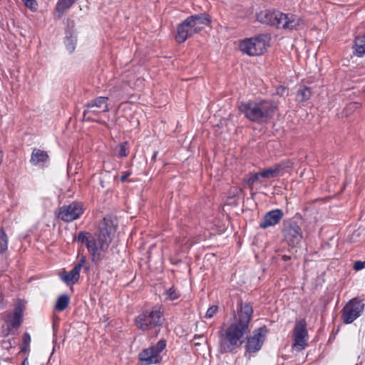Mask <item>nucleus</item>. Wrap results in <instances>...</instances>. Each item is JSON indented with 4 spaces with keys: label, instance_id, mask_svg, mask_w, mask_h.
Instances as JSON below:
<instances>
[{
    "label": "nucleus",
    "instance_id": "1",
    "mask_svg": "<svg viewBox=\"0 0 365 365\" xmlns=\"http://www.w3.org/2000/svg\"><path fill=\"white\" fill-rule=\"evenodd\" d=\"M74 240L86 247L92 261L98 264L105 259V254L110 246L112 238L110 232L103 224L100 226L97 238L88 232L81 231L75 237Z\"/></svg>",
    "mask_w": 365,
    "mask_h": 365
},
{
    "label": "nucleus",
    "instance_id": "2",
    "mask_svg": "<svg viewBox=\"0 0 365 365\" xmlns=\"http://www.w3.org/2000/svg\"><path fill=\"white\" fill-rule=\"evenodd\" d=\"M252 314L253 308L250 303H239L236 321L231 323L225 331L221 330L220 335L228 342H244L242 339L250 333V323Z\"/></svg>",
    "mask_w": 365,
    "mask_h": 365
},
{
    "label": "nucleus",
    "instance_id": "3",
    "mask_svg": "<svg viewBox=\"0 0 365 365\" xmlns=\"http://www.w3.org/2000/svg\"><path fill=\"white\" fill-rule=\"evenodd\" d=\"M238 108L250 121L262 123L273 118L277 106L272 101L259 99L242 102Z\"/></svg>",
    "mask_w": 365,
    "mask_h": 365
},
{
    "label": "nucleus",
    "instance_id": "4",
    "mask_svg": "<svg viewBox=\"0 0 365 365\" xmlns=\"http://www.w3.org/2000/svg\"><path fill=\"white\" fill-rule=\"evenodd\" d=\"M259 22L277 29L299 30L304 25L302 18L291 14H284L275 9L261 11L257 14Z\"/></svg>",
    "mask_w": 365,
    "mask_h": 365
},
{
    "label": "nucleus",
    "instance_id": "5",
    "mask_svg": "<svg viewBox=\"0 0 365 365\" xmlns=\"http://www.w3.org/2000/svg\"><path fill=\"white\" fill-rule=\"evenodd\" d=\"M210 23V19L205 13L188 16L178 26L176 41L179 43H184L189 37L200 32Z\"/></svg>",
    "mask_w": 365,
    "mask_h": 365
},
{
    "label": "nucleus",
    "instance_id": "6",
    "mask_svg": "<svg viewBox=\"0 0 365 365\" xmlns=\"http://www.w3.org/2000/svg\"><path fill=\"white\" fill-rule=\"evenodd\" d=\"M164 322L163 313L159 306H154L140 313L135 319L138 329L146 331L160 327Z\"/></svg>",
    "mask_w": 365,
    "mask_h": 365
},
{
    "label": "nucleus",
    "instance_id": "7",
    "mask_svg": "<svg viewBox=\"0 0 365 365\" xmlns=\"http://www.w3.org/2000/svg\"><path fill=\"white\" fill-rule=\"evenodd\" d=\"M108 98L99 96L88 101L85 105L83 113V120L90 122H100V117L102 113L109 111Z\"/></svg>",
    "mask_w": 365,
    "mask_h": 365
},
{
    "label": "nucleus",
    "instance_id": "8",
    "mask_svg": "<svg viewBox=\"0 0 365 365\" xmlns=\"http://www.w3.org/2000/svg\"><path fill=\"white\" fill-rule=\"evenodd\" d=\"M284 242L291 247H297L303 240L302 227L296 220H284L282 229Z\"/></svg>",
    "mask_w": 365,
    "mask_h": 365
},
{
    "label": "nucleus",
    "instance_id": "9",
    "mask_svg": "<svg viewBox=\"0 0 365 365\" xmlns=\"http://www.w3.org/2000/svg\"><path fill=\"white\" fill-rule=\"evenodd\" d=\"M240 49L243 53L251 56H259L264 53L268 46V38L266 35L245 38L240 43Z\"/></svg>",
    "mask_w": 365,
    "mask_h": 365
},
{
    "label": "nucleus",
    "instance_id": "10",
    "mask_svg": "<svg viewBox=\"0 0 365 365\" xmlns=\"http://www.w3.org/2000/svg\"><path fill=\"white\" fill-rule=\"evenodd\" d=\"M165 346L166 344H155L149 348L144 349L138 354L139 361L143 365H152L159 363L162 359L160 354Z\"/></svg>",
    "mask_w": 365,
    "mask_h": 365
},
{
    "label": "nucleus",
    "instance_id": "11",
    "mask_svg": "<svg viewBox=\"0 0 365 365\" xmlns=\"http://www.w3.org/2000/svg\"><path fill=\"white\" fill-rule=\"evenodd\" d=\"M364 304L358 298L351 299L342 309V319L345 324H351L363 312Z\"/></svg>",
    "mask_w": 365,
    "mask_h": 365
},
{
    "label": "nucleus",
    "instance_id": "12",
    "mask_svg": "<svg viewBox=\"0 0 365 365\" xmlns=\"http://www.w3.org/2000/svg\"><path fill=\"white\" fill-rule=\"evenodd\" d=\"M83 212V205L80 202H73L68 205H63L59 207L57 216L60 220L70 222L79 218Z\"/></svg>",
    "mask_w": 365,
    "mask_h": 365
},
{
    "label": "nucleus",
    "instance_id": "13",
    "mask_svg": "<svg viewBox=\"0 0 365 365\" xmlns=\"http://www.w3.org/2000/svg\"><path fill=\"white\" fill-rule=\"evenodd\" d=\"M25 309V302L24 300L19 299L15 305L14 313L8 315L7 323L8 329H17L21 324L23 313Z\"/></svg>",
    "mask_w": 365,
    "mask_h": 365
},
{
    "label": "nucleus",
    "instance_id": "14",
    "mask_svg": "<svg viewBox=\"0 0 365 365\" xmlns=\"http://www.w3.org/2000/svg\"><path fill=\"white\" fill-rule=\"evenodd\" d=\"M284 217V212L281 209H274L265 213L263 216L259 227L262 229H267L277 225Z\"/></svg>",
    "mask_w": 365,
    "mask_h": 365
},
{
    "label": "nucleus",
    "instance_id": "15",
    "mask_svg": "<svg viewBox=\"0 0 365 365\" xmlns=\"http://www.w3.org/2000/svg\"><path fill=\"white\" fill-rule=\"evenodd\" d=\"M294 342H306L308 339V331L305 319L297 320L293 329Z\"/></svg>",
    "mask_w": 365,
    "mask_h": 365
},
{
    "label": "nucleus",
    "instance_id": "16",
    "mask_svg": "<svg viewBox=\"0 0 365 365\" xmlns=\"http://www.w3.org/2000/svg\"><path fill=\"white\" fill-rule=\"evenodd\" d=\"M267 332L268 329L266 326L255 329L252 335L245 337L247 339L246 342H264Z\"/></svg>",
    "mask_w": 365,
    "mask_h": 365
},
{
    "label": "nucleus",
    "instance_id": "17",
    "mask_svg": "<svg viewBox=\"0 0 365 365\" xmlns=\"http://www.w3.org/2000/svg\"><path fill=\"white\" fill-rule=\"evenodd\" d=\"M80 272L81 270L74 266L71 271L65 274L61 275L60 277L66 285H73L80 278Z\"/></svg>",
    "mask_w": 365,
    "mask_h": 365
},
{
    "label": "nucleus",
    "instance_id": "18",
    "mask_svg": "<svg viewBox=\"0 0 365 365\" xmlns=\"http://www.w3.org/2000/svg\"><path fill=\"white\" fill-rule=\"evenodd\" d=\"M48 155L46 151L35 148L33 150L30 162L32 165H36L40 163H45L48 160Z\"/></svg>",
    "mask_w": 365,
    "mask_h": 365
},
{
    "label": "nucleus",
    "instance_id": "19",
    "mask_svg": "<svg viewBox=\"0 0 365 365\" xmlns=\"http://www.w3.org/2000/svg\"><path fill=\"white\" fill-rule=\"evenodd\" d=\"M284 168L282 164H277L273 168H269L260 171L262 178H273L279 174Z\"/></svg>",
    "mask_w": 365,
    "mask_h": 365
},
{
    "label": "nucleus",
    "instance_id": "20",
    "mask_svg": "<svg viewBox=\"0 0 365 365\" xmlns=\"http://www.w3.org/2000/svg\"><path fill=\"white\" fill-rule=\"evenodd\" d=\"M77 41V35L76 32L70 31L68 34V31H66V36L65 39V45L66 49L69 53H73L76 48Z\"/></svg>",
    "mask_w": 365,
    "mask_h": 365
},
{
    "label": "nucleus",
    "instance_id": "21",
    "mask_svg": "<svg viewBox=\"0 0 365 365\" xmlns=\"http://www.w3.org/2000/svg\"><path fill=\"white\" fill-rule=\"evenodd\" d=\"M355 53L359 57L365 55V34L356 36L354 41Z\"/></svg>",
    "mask_w": 365,
    "mask_h": 365
},
{
    "label": "nucleus",
    "instance_id": "22",
    "mask_svg": "<svg viewBox=\"0 0 365 365\" xmlns=\"http://www.w3.org/2000/svg\"><path fill=\"white\" fill-rule=\"evenodd\" d=\"M69 302V296L67 294H61L57 299L55 304V309L58 312H62L68 307Z\"/></svg>",
    "mask_w": 365,
    "mask_h": 365
},
{
    "label": "nucleus",
    "instance_id": "23",
    "mask_svg": "<svg viewBox=\"0 0 365 365\" xmlns=\"http://www.w3.org/2000/svg\"><path fill=\"white\" fill-rule=\"evenodd\" d=\"M312 95V92L309 88L304 86L302 88L298 90L297 93V98L299 102L304 103L308 101Z\"/></svg>",
    "mask_w": 365,
    "mask_h": 365
},
{
    "label": "nucleus",
    "instance_id": "24",
    "mask_svg": "<svg viewBox=\"0 0 365 365\" xmlns=\"http://www.w3.org/2000/svg\"><path fill=\"white\" fill-rule=\"evenodd\" d=\"M76 1V0H58L56 7V11L60 14H63Z\"/></svg>",
    "mask_w": 365,
    "mask_h": 365
},
{
    "label": "nucleus",
    "instance_id": "25",
    "mask_svg": "<svg viewBox=\"0 0 365 365\" xmlns=\"http://www.w3.org/2000/svg\"><path fill=\"white\" fill-rule=\"evenodd\" d=\"M9 240L3 228H0V254H4L8 250Z\"/></svg>",
    "mask_w": 365,
    "mask_h": 365
},
{
    "label": "nucleus",
    "instance_id": "26",
    "mask_svg": "<svg viewBox=\"0 0 365 365\" xmlns=\"http://www.w3.org/2000/svg\"><path fill=\"white\" fill-rule=\"evenodd\" d=\"M242 344H219V350L221 353L231 352Z\"/></svg>",
    "mask_w": 365,
    "mask_h": 365
},
{
    "label": "nucleus",
    "instance_id": "27",
    "mask_svg": "<svg viewBox=\"0 0 365 365\" xmlns=\"http://www.w3.org/2000/svg\"><path fill=\"white\" fill-rule=\"evenodd\" d=\"M261 178L260 172L252 173L248 178L245 179V183L252 188L253 185L259 180Z\"/></svg>",
    "mask_w": 365,
    "mask_h": 365
},
{
    "label": "nucleus",
    "instance_id": "28",
    "mask_svg": "<svg viewBox=\"0 0 365 365\" xmlns=\"http://www.w3.org/2000/svg\"><path fill=\"white\" fill-rule=\"evenodd\" d=\"M129 153L128 142L121 143L119 145V150L117 153L118 158L126 157Z\"/></svg>",
    "mask_w": 365,
    "mask_h": 365
},
{
    "label": "nucleus",
    "instance_id": "29",
    "mask_svg": "<svg viewBox=\"0 0 365 365\" xmlns=\"http://www.w3.org/2000/svg\"><path fill=\"white\" fill-rule=\"evenodd\" d=\"M262 344H245V356H247V353H255L260 350L262 348Z\"/></svg>",
    "mask_w": 365,
    "mask_h": 365
},
{
    "label": "nucleus",
    "instance_id": "30",
    "mask_svg": "<svg viewBox=\"0 0 365 365\" xmlns=\"http://www.w3.org/2000/svg\"><path fill=\"white\" fill-rule=\"evenodd\" d=\"M86 261V256L82 255L78 261V262L75 265L76 268L79 270L83 267L85 272H88L89 270V267L84 266Z\"/></svg>",
    "mask_w": 365,
    "mask_h": 365
},
{
    "label": "nucleus",
    "instance_id": "31",
    "mask_svg": "<svg viewBox=\"0 0 365 365\" xmlns=\"http://www.w3.org/2000/svg\"><path fill=\"white\" fill-rule=\"evenodd\" d=\"M179 297V294L176 292L175 289L172 288H170L167 291V298L170 300H175Z\"/></svg>",
    "mask_w": 365,
    "mask_h": 365
},
{
    "label": "nucleus",
    "instance_id": "32",
    "mask_svg": "<svg viewBox=\"0 0 365 365\" xmlns=\"http://www.w3.org/2000/svg\"><path fill=\"white\" fill-rule=\"evenodd\" d=\"M217 309H218V307L217 306H211L207 310V312L205 313V317L207 319L212 318L214 316V314L217 312Z\"/></svg>",
    "mask_w": 365,
    "mask_h": 365
},
{
    "label": "nucleus",
    "instance_id": "33",
    "mask_svg": "<svg viewBox=\"0 0 365 365\" xmlns=\"http://www.w3.org/2000/svg\"><path fill=\"white\" fill-rule=\"evenodd\" d=\"M354 269L359 271L365 268V260L364 261H356L354 264Z\"/></svg>",
    "mask_w": 365,
    "mask_h": 365
},
{
    "label": "nucleus",
    "instance_id": "34",
    "mask_svg": "<svg viewBox=\"0 0 365 365\" xmlns=\"http://www.w3.org/2000/svg\"><path fill=\"white\" fill-rule=\"evenodd\" d=\"M307 345V344H292V349L293 351H299L304 349Z\"/></svg>",
    "mask_w": 365,
    "mask_h": 365
},
{
    "label": "nucleus",
    "instance_id": "35",
    "mask_svg": "<svg viewBox=\"0 0 365 365\" xmlns=\"http://www.w3.org/2000/svg\"><path fill=\"white\" fill-rule=\"evenodd\" d=\"M25 4L27 7L30 8L31 9H36L35 6H36V3L35 0H26Z\"/></svg>",
    "mask_w": 365,
    "mask_h": 365
},
{
    "label": "nucleus",
    "instance_id": "36",
    "mask_svg": "<svg viewBox=\"0 0 365 365\" xmlns=\"http://www.w3.org/2000/svg\"><path fill=\"white\" fill-rule=\"evenodd\" d=\"M131 175V172L130 171H125V172H123L122 173V175L120 177V181L122 182H125L127 178Z\"/></svg>",
    "mask_w": 365,
    "mask_h": 365
},
{
    "label": "nucleus",
    "instance_id": "37",
    "mask_svg": "<svg viewBox=\"0 0 365 365\" xmlns=\"http://www.w3.org/2000/svg\"><path fill=\"white\" fill-rule=\"evenodd\" d=\"M67 27H68V29H71V31L74 32L73 31H72V29H73L74 27H75V22H74V21L68 19V21H67ZM69 32H70V31H68V33Z\"/></svg>",
    "mask_w": 365,
    "mask_h": 365
},
{
    "label": "nucleus",
    "instance_id": "38",
    "mask_svg": "<svg viewBox=\"0 0 365 365\" xmlns=\"http://www.w3.org/2000/svg\"><path fill=\"white\" fill-rule=\"evenodd\" d=\"M31 341V336L29 333L25 332L23 336V342H30Z\"/></svg>",
    "mask_w": 365,
    "mask_h": 365
},
{
    "label": "nucleus",
    "instance_id": "39",
    "mask_svg": "<svg viewBox=\"0 0 365 365\" xmlns=\"http://www.w3.org/2000/svg\"><path fill=\"white\" fill-rule=\"evenodd\" d=\"M29 350V344H23L21 347V351L22 352H26Z\"/></svg>",
    "mask_w": 365,
    "mask_h": 365
},
{
    "label": "nucleus",
    "instance_id": "40",
    "mask_svg": "<svg viewBox=\"0 0 365 365\" xmlns=\"http://www.w3.org/2000/svg\"><path fill=\"white\" fill-rule=\"evenodd\" d=\"M286 91V88L284 86H279L277 89V94L283 95L284 92Z\"/></svg>",
    "mask_w": 365,
    "mask_h": 365
},
{
    "label": "nucleus",
    "instance_id": "41",
    "mask_svg": "<svg viewBox=\"0 0 365 365\" xmlns=\"http://www.w3.org/2000/svg\"><path fill=\"white\" fill-rule=\"evenodd\" d=\"M282 259L284 261L287 262V261H289V260H290V259H291V257H290V256H289V255H282Z\"/></svg>",
    "mask_w": 365,
    "mask_h": 365
},
{
    "label": "nucleus",
    "instance_id": "42",
    "mask_svg": "<svg viewBox=\"0 0 365 365\" xmlns=\"http://www.w3.org/2000/svg\"><path fill=\"white\" fill-rule=\"evenodd\" d=\"M21 365H29V363L27 357L23 361Z\"/></svg>",
    "mask_w": 365,
    "mask_h": 365
},
{
    "label": "nucleus",
    "instance_id": "43",
    "mask_svg": "<svg viewBox=\"0 0 365 365\" xmlns=\"http://www.w3.org/2000/svg\"><path fill=\"white\" fill-rule=\"evenodd\" d=\"M56 347H57V345H56H56H54V346H53V350H52L51 355H52V354H53V352L56 351ZM58 348H59V344H58Z\"/></svg>",
    "mask_w": 365,
    "mask_h": 365
},
{
    "label": "nucleus",
    "instance_id": "44",
    "mask_svg": "<svg viewBox=\"0 0 365 365\" xmlns=\"http://www.w3.org/2000/svg\"><path fill=\"white\" fill-rule=\"evenodd\" d=\"M158 155V152L157 151H155L153 155V157H152V159H155V158L157 157Z\"/></svg>",
    "mask_w": 365,
    "mask_h": 365
},
{
    "label": "nucleus",
    "instance_id": "45",
    "mask_svg": "<svg viewBox=\"0 0 365 365\" xmlns=\"http://www.w3.org/2000/svg\"><path fill=\"white\" fill-rule=\"evenodd\" d=\"M100 185H101V186L103 188V187H105L104 182H103V180H100Z\"/></svg>",
    "mask_w": 365,
    "mask_h": 365
},
{
    "label": "nucleus",
    "instance_id": "46",
    "mask_svg": "<svg viewBox=\"0 0 365 365\" xmlns=\"http://www.w3.org/2000/svg\"><path fill=\"white\" fill-rule=\"evenodd\" d=\"M200 337H203V336H197V339H199V338H200ZM194 339H197V336H196V335L194 336Z\"/></svg>",
    "mask_w": 365,
    "mask_h": 365
},
{
    "label": "nucleus",
    "instance_id": "47",
    "mask_svg": "<svg viewBox=\"0 0 365 365\" xmlns=\"http://www.w3.org/2000/svg\"><path fill=\"white\" fill-rule=\"evenodd\" d=\"M158 342L163 343V342H165V341L164 339H160L158 341Z\"/></svg>",
    "mask_w": 365,
    "mask_h": 365
}]
</instances>
